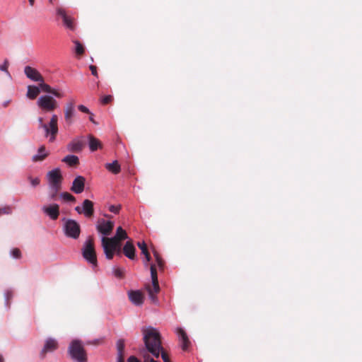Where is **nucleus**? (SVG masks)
Wrapping results in <instances>:
<instances>
[{
    "instance_id": "nucleus-32",
    "label": "nucleus",
    "mask_w": 362,
    "mask_h": 362,
    "mask_svg": "<svg viewBox=\"0 0 362 362\" xmlns=\"http://www.w3.org/2000/svg\"><path fill=\"white\" fill-rule=\"evenodd\" d=\"M153 255L155 257V259H156V261L157 262L158 267L160 269H163V266H164L163 260L162 259V258L160 257V255H158V253L156 251H153Z\"/></svg>"
},
{
    "instance_id": "nucleus-21",
    "label": "nucleus",
    "mask_w": 362,
    "mask_h": 362,
    "mask_svg": "<svg viewBox=\"0 0 362 362\" xmlns=\"http://www.w3.org/2000/svg\"><path fill=\"white\" fill-rule=\"evenodd\" d=\"M40 89L47 93H50L56 96L57 98H62L63 95L56 89L52 88L49 85L45 83L44 80L40 81L39 83Z\"/></svg>"
},
{
    "instance_id": "nucleus-38",
    "label": "nucleus",
    "mask_w": 362,
    "mask_h": 362,
    "mask_svg": "<svg viewBox=\"0 0 362 362\" xmlns=\"http://www.w3.org/2000/svg\"><path fill=\"white\" fill-rule=\"evenodd\" d=\"M11 255L15 258H20L21 257V252L18 248H14L11 250Z\"/></svg>"
},
{
    "instance_id": "nucleus-16",
    "label": "nucleus",
    "mask_w": 362,
    "mask_h": 362,
    "mask_svg": "<svg viewBox=\"0 0 362 362\" xmlns=\"http://www.w3.org/2000/svg\"><path fill=\"white\" fill-rule=\"evenodd\" d=\"M42 211L52 220H57L59 215V206L57 204L43 206Z\"/></svg>"
},
{
    "instance_id": "nucleus-42",
    "label": "nucleus",
    "mask_w": 362,
    "mask_h": 362,
    "mask_svg": "<svg viewBox=\"0 0 362 362\" xmlns=\"http://www.w3.org/2000/svg\"><path fill=\"white\" fill-rule=\"evenodd\" d=\"M78 110H80L82 112L90 114V112L89 111L88 108L83 105H80L78 106Z\"/></svg>"
},
{
    "instance_id": "nucleus-51",
    "label": "nucleus",
    "mask_w": 362,
    "mask_h": 362,
    "mask_svg": "<svg viewBox=\"0 0 362 362\" xmlns=\"http://www.w3.org/2000/svg\"><path fill=\"white\" fill-rule=\"evenodd\" d=\"M30 6H33L35 3V0H28Z\"/></svg>"
},
{
    "instance_id": "nucleus-15",
    "label": "nucleus",
    "mask_w": 362,
    "mask_h": 362,
    "mask_svg": "<svg viewBox=\"0 0 362 362\" xmlns=\"http://www.w3.org/2000/svg\"><path fill=\"white\" fill-rule=\"evenodd\" d=\"M86 179L81 175L77 176L73 181L71 190L76 194H81L84 190Z\"/></svg>"
},
{
    "instance_id": "nucleus-36",
    "label": "nucleus",
    "mask_w": 362,
    "mask_h": 362,
    "mask_svg": "<svg viewBox=\"0 0 362 362\" xmlns=\"http://www.w3.org/2000/svg\"><path fill=\"white\" fill-rule=\"evenodd\" d=\"M114 274L116 277L122 279L124 277V271L119 268H117L114 270Z\"/></svg>"
},
{
    "instance_id": "nucleus-24",
    "label": "nucleus",
    "mask_w": 362,
    "mask_h": 362,
    "mask_svg": "<svg viewBox=\"0 0 362 362\" xmlns=\"http://www.w3.org/2000/svg\"><path fill=\"white\" fill-rule=\"evenodd\" d=\"M89 148L91 151H95L99 148H102L103 144L101 141L93 136L92 134L88 135Z\"/></svg>"
},
{
    "instance_id": "nucleus-28",
    "label": "nucleus",
    "mask_w": 362,
    "mask_h": 362,
    "mask_svg": "<svg viewBox=\"0 0 362 362\" xmlns=\"http://www.w3.org/2000/svg\"><path fill=\"white\" fill-rule=\"evenodd\" d=\"M73 42L75 45L74 52L76 54L78 57L83 56L85 52V47L78 40H73Z\"/></svg>"
},
{
    "instance_id": "nucleus-34",
    "label": "nucleus",
    "mask_w": 362,
    "mask_h": 362,
    "mask_svg": "<svg viewBox=\"0 0 362 362\" xmlns=\"http://www.w3.org/2000/svg\"><path fill=\"white\" fill-rule=\"evenodd\" d=\"M121 209V205H110L109 206V211L114 214H119Z\"/></svg>"
},
{
    "instance_id": "nucleus-26",
    "label": "nucleus",
    "mask_w": 362,
    "mask_h": 362,
    "mask_svg": "<svg viewBox=\"0 0 362 362\" xmlns=\"http://www.w3.org/2000/svg\"><path fill=\"white\" fill-rule=\"evenodd\" d=\"M62 161L70 166H75L79 163V159L76 156L68 155L62 159Z\"/></svg>"
},
{
    "instance_id": "nucleus-8",
    "label": "nucleus",
    "mask_w": 362,
    "mask_h": 362,
    "mask_svg": "<svg viewBox=\"0 0 362 362\" xmlns=\"http://www.w3.org/2000/svg\"><path fill=\"white\" fill-rule=\"evenodd\" d=\"M64 225V231L66 236L73 239H78L81 233L80 225L73 219H65Z\"/></svg>"
},
{
    "instance_id": "nucleus-48",
    "label": "nucleus",
    "mask_w": 362,
    "mask_h": 362,
    "mask_svg": "<svg viewBox=\"0 0 362 362\" xmlns=\"http://www.w3.org/2000/svg\"><path fill=\"white\" fill-rule=\"evenodd\" d=\"M115 253H116L119 256H121L122 250L120 246L117 248V250L115 251Z\"/></svg>"
},
{
    "instance_id": "nucleus-33",
    "label": "nucleus",
    "mask_w": 362,
    "mask_h": 362,
    "mask_svg": "<svg viewBox=\"0 0 362 362\" xmlns=\"http://www.w3.org/2000/svg\"><path fill=\"white\" fill-rule=\"evenodd\" d=\"M137 246L141 250V253L143 255L148 252V248H147V245H146V244L145 243L144 241H143V242H138L137 243Z\"/></svg>"
},
{
    "instance_id": "nucleus-7",
    "label": "nucleus",
    "mask_w": 362,
    "mask_h": 362,
    "mask_svg": "<svg viewBox=\"0 0 362 362\" xmlns=\"http://www.w3.org/2000/svg\"><path fill=\"white\" fill-rule=\"evenodd\" d=\"M46 127H43L45 136L49 138V142H54L59 132L58 129V116L52 115L49 122L45 124Z\"/></svg>"
},
{
    "instance_id": "nucleus-11",
    "label": "nucleus",
    "mask_w": 362,
    "mask_h": 362,
    "mask_svg": "<svg viewBox=\"0 0 362 362\" xmlns=\"http://www.w3.org/2000/svg\"><path fill=\"white\" fill-rule=\"evenodd\" d=\"M96 228L100 233L105 236H107L112 233L114 228V223L110 221L100 219L98 221Z\"/></svg>"
},
{
    "instance_id": "nucleus-40",
    "label": "nucleus",
    "mask_w": 362,
    "mask_h": 362,
    "mask_svg": "<svg viewBox=\"0 0 362 362\" xmlns=\"http://www.w3.org/2000/svg\"><path fill=\"white\" fill-rule=\"evenodd\" d=\"M11 213V209L9 206H4L0 208V216L2 214H9Z\"/></svg>"
},
{
    "instance_id": "nucleus-39",
    "label": "nucleus",
    "mask_w": 362,
    "mask_h": 362,
    "mask_svg": "<svg viewBox=\"0 0 362 362\" xmlns=\"http://www.w3.org/2000/svg\"><path fill=\"white\" fill-rule=\"evenodd\" d=\"M160 355H161V358L164 362H170V358L168 354L163 351V348L162 349V351H160Z\"/></svg>"
},
{
    "instance_id": "nucleus-13",
    "label": "nucleus",
    "mask_w": 362,
    "mask_h": 362,
    "mask_svg": "<svg viewBox=\"0 0 362 362\" xmlns=\"http://www.w3.org/2000/svg\"><path fill=\"white\" fill-rule=\"evenodd\" d=\"M75 112V103L74 101H70L66 103L64 108V119L66 124L70 126L73 122V117Z\"/></svg>"
},
{
    "instance_id": "nucleus-2",
    "label": "nucleus",
    "mask_w": 362,
    "mask_h": 362,
    "mask_svg": "<svg viewBox=\"0 0 362 362\" xmlns=\"http://www.w3.org/2000/svg\"><path fill=\"white\" fill-rule=\"evenodd\" d=\"M128 238L127 234L121 226L118 227L116 234L113 238H109L103 237L102 238V245L105 254V257L108 259H112L114 257L115 251L119 247L120 241Z\"/></svg>"
},
{
    "instance_id": "nucleus-1",
    "label": "nucleus",
    "mask_w": 362,
    "mask_h": 362,
    "mask_svg": "<svg viewBox=\"0 0 362 362\" xmlns=\"http://www.w3.org/2000/svg\"><path fill=\"white\" fill-rule=\"evenodd\" d=\"M141 332L145 348L141 351V356L144 362H160L155 360L159 358L163 349L159 332L152 327H144Z\"/></svg>"
},
{
    "instance_id": "nucleus-19",
    "label": "nucleus",
    "mask_w": 362,
    "mask_h": 362,
    "mask_svg": "<svg viewBox=\"0 0 362 362\" xmlns=\"http://www.w3.org/2000/svg\"><path fill=\"white\" fill-rule=\"evenodd\" d=\"M84 147V143L79 139L72 140L67 146V148L69 151L74 153L81 152Z\"/></svg>"
},
{
    "instance_id": "nucleus-3",
    "label": "nucleus",
    "mask_w": 362,
    "mask_h": 362,
    "mask_svg": "<svg viewBox=\"0 0 362 362\" xmlns=\"http://www.w3.org/2000/svg\"><path fill=\"white\" fill-rule=\"evenodd\" d=\"M67 352L71 358L76 362H87V354L81 340H72L68 347Z\"/></svg>"
},
{
    "instance_id": "nucleus-14",
    "label": "nucleus",
    "mask_w": 362,
    "mask_h": 362,
    "mask_svg": "<svg viewBox=\"0 0 362 362\" xmlns=\"http://www.w3.org/2000/svg\"><path fill=\"white\" fill-rule=\"evenodd\" d=\"M24 73L28 78L33 81L40 82L43 81L44 78L41 74L37 69L30 66H26L25 67Z\"/></svg>"
},
{
    "instance_id": "nucleus-9",
    "label": "nucleus",
    "mask_w": 362,
    "mask_h": 362,
    "mask_svg": "<svg viewBox=\"0 0 362 362\" xmlns=\"http://www.w3.org/2000/svg\"><path fill=\"white\" fill-rule=\"evenodd\" d=\"M57 15L62 18L63 24L67 29L71 31L75 30L76 25L74 18L68 15L63 8L59 7L57 8Z\"/></svg>"
},
{
    "instance_id": "nucleus-18",
    "label": "nucleus",
    "mask_w": 362,
    "mask_h": 362,
    "mask_svg": "<svg viewBox=\"0 0 362 362\" xmlns=\"http://www.w3.org/2000/svg\"><path fill=\"white\" fill-rule=\"evenodd\" d=\"M177 334H178V336L180 337V340L182 344V350L187 351L190 345V341L187 335V333L185 332V331L183 329L177 328Z\"/></svg>"
},
{
    "instance_id": "nucleus-45",
    "label": "nucleus",
    "mask_w": 362,
    "mask_h": 362,
    "mask_svg": "<svg viewBox=\"0 0 362 362\" xmlns=\"http://www.w3.org/2000/svg\"><path fill=\"white\" fill-rule=\"evenodd\" d=\"M37 121H38V123H39V128L43 129V127H45V124L46 123H44L42 117H39L37 119Z\"/></svg>"
},
{
    "instance_id": "nucleus-6",
    "label": "nucleus",
    "mask_w": 362,
    "mask_h": 362,
    "mask_svg": "<svg viewBox=\"0 0 362 362\" xmlns=\"http://www.w3.org/2000/svg\"><path fill=\"white\" fill-rule=\"evenodd\" d=\"M37 105L42 111L47 112H52L59 107L57 101L48 95L40 96L37 99Z\"/></svg>"
},
{
    "instance_id": "nucleus-44",
    "label": "nucleus",
    "mask_w": 362,
    "mask_h": 362,
    "mask_svg": "<svg viewBox=\"0 0 362 362\" xmlns=\"http://www.w3.org/2000/svg\"><path fill=\"white\" fill-rule=\"evenodd\" d=\"M142 358V361H140L137 358H136L135 356H130L129 358H128V362H144V358Z\"/></svg>"
},
{
    "instance_id": "nucleus-35",
    "label": "nucleus",
    "mask_w": 362,
    "mask_h": 362,
    "mask_svg": "<svg viewBox=\"0 0 362 362\" xmlns=\"http://www.w3.org/2000/svg\"><path fill=\"white\" fill-rule=\"evenodd\" d=\"M112 100V96L110 95H105L100 99V102L103 105H107Z\"/></svg>"
},
{
    "instance_id": "nucleus-52",
    "label": "nucleus",
    "mask_w": 362,
    "mask_h": 362,
    "mask_svg": "<svg viewBox=\"0 0 362 362\" xmlns=\"http://www.w3.org/2000/svg\"><path fill=\"white\" fill-rule=\"evenodd\" d=\"M0 362H4V358L2 356L0 355Z\"/></svg>"
},
{
    "instance_id": "nucleus-27",
    "label": "nucleus",
    "mask_w": 362,
    "mask_h": 362,
    "mask_svg": "<svg viewBox=\"0 0 362 362\" xmlns=\"http://www.w3.org/2000/svg\"><path fill=\"white\" fill-rule=\"evenodd\" d=\"M105 168L114 174H118L120 172V165L117 160H115L111 163H106Z\"/></svg>"
},
{
    "instance_id": "nucleus-30",
    "label": "nucleus",
    "mask_w": 362,
    "mask_h": 362,
    "mask_svg": "<svg viewBox=\"0 0 362 362\" xmlns=\"http://www.w3.org/2000/svg\"><path fill=\"white\" fill-rule=\"evenodd\" d=\"M60 197L66 202H76V198L69 192H62L61 193Z\"/></svg>"
},
{
    "instance_id": "nucleus-46",
    "label": "nucleus",
    "mask_w": 362,
    "mask_h": 362,
    "mask_svg": "<svg viewBox=\"0 0 362 362\" xmlns=\"http://www.w3.org/2000/svg\"><path fill=\"white\" fill-rule=\"evenodd\" d=\"M144 256H145L146 262H150L151 261V255H150L149 252L146 253V254H144Z\"/></svg>"
},
{
    "instance_id": "nucleus-25",
    "label": "nucleus",
    "mask_w": 362,
    "mask_h": 362,
    "mask_svg": "<svg viewBox=\"0 0 362 362\" xmlns=\"http://www.w3.org/2000/svg\"><path fill=\"white\" fill-rule=\"evenodd\" d=\"M40 89L39 86H28L27 91V97L30 100H34L40 94Z\"/></svg>"
},
{
    "instance_id": "nucleus-49",
    "label": "nucleus",
    "mask_w": 362,
    "mask_h": 362,
    "mask_svg": "<svg viewBox=\"0 0 362 362\" xmlns=\"http://www.w3.org/2000/svg\"><path fill=\"white\" fill-rule=\"evenodd\" d=\"M75 210L78 213V214H82L83 213V209L80 207V206H76L75 208Z\"/></svg>"
},
{
    "instance_id": "nucleus-12",
    "label": "nucleus",
    "mask_w": 362,
    "mask_h": 362,
    "mask_svg": "<svg viewBox=\"0 0 362 362\" xmlns=\"http://www.w3.org/2000/svg\"><path fill=\"white\" fill-rule=\"evenodd\" d=\"M59 347L58 341L53 338H48L40 352V355L42 358L45 356L47 353L53 352L57 350Z\"/></svg>"
},
{
    "instance_id": "nucleus-20",
    "label": "nucleus",
    "mask_w": 362,
    "mask_h": 362,
    "mask_svg": "<svg viewBox=\"0 0 362 362\" xmlns=\"http://www.w3.org/2000/svg\"><path fill=\"white\" fill-rule=\"evenodd\" d=\"M129 300L136 305H140L144 302V296L139 291H132L129 293Z\"/></svg>"
},
{
    "instance_id": "nucleus-37",
    "label": "nucleus",
    "mask_w": 362,
    "mask_h": 362,
    "mask_svg": "<svg viewBox=\"0 0 362 362\" xmlns=\"http://www.w3.org/2000/svg\"><path fill=\"white\" fill-rule=\"evenodd\" d=\"M8 65H9V63H8V59H5L4 64L0 65V70L8 74Z\"/></svg>"
},
{
    "instance_id": "nucleus-29",
    "label": "nucleus",
    "mask_w": 362,
    "mask_h": 362,
    "mask_svg": "<svg viewBox=\"0 0 362 362\" xmlns=\"http://www.w3.org/2000/svg\"><path fill=\"white\" fill-rule=\"evenodd\" d=\"M117 358H124V339H119L117 342Z\"/></svg>"
},
{
    "instance_id": "nucleus-47",
    "label": "nucleus",
    "mask_w": 362,
    "mask_h": 362,
    "mask_svg": "<svg viewBox=\"0 0 362 362\" xmlns=\"http://www.w3.org/2000/svg\"><path fill=\"white\" fill-rule=\"evenodd\" d=\"M89 115H90V117H89V119H90V121L91 122H93V124H97V122H96L94 120V119H93V113H91V112H90V114H89Z\"/></svg>"
},
{
    "instance_id": "nucleus-43",
    "label": "nucleus",
    "mask_w": 362,
    "mask_h": 362,
    "mask_svg": "<svg viewBox=\"0 0 362 362\" xmlns=\"http://www.w3.org/2000/svg\"><path fill=\"white\" fill-rule=\"evenodd\" d=\"M90 70L93 76L98 77L97 67L94 65H90L89 66Z\"/></svg>"
},
{
    "instance_id": "nucleus-5",
    "label": "nucleus",
    "mask_w": 362,
    "mask_h": 362,
    "mask_svg": "<svg viewBox=\"0 0 362 362\" xmlns=\"http://www.w3.org/2000/svg\"><path fill=\"white\" fill-rule=\"evenodd\" d=\"M82 255L83 258L93 267L97 266V257L94 247V241L91 237H89L86 240L82 248Z\"/></svg>"
},
{
    "instance_id": "nucleus-22",
    "label": "nucleus",
    "mask_w": 362,
    "mask_h": 362,
    "mask_svg": "<svg viewBox=\"0 0 362 362\" xmlns=\"http://www.w3.org/2000/svg\"><path fill=\"white\" fill-rule=\"evenodd\" d=\"M83 213L86 217H91L94 214L93 202L89 199H85L83 202Z\"/></svg>"
},
{
    "instance_id": "nucleus-10",
    "label": "nucleus",
    "mask_w": 362,
    "mask_h": 362,
    "mask_svg": "<svg viewBox=\"0 0 362 362\" xmlns=\"http://www.w3.org/2000/svg\"><path fill=\"white\" fill-rule=\"evenodd\" d=\"M49 187H62V175L59 168H55L47 173Z\"/></svg>"
},
{
    "instance_id": "nucleus-4",
    "label": "nucleus",
    "mask_w": 362,
    "mask_h": 362,
    "mask_svg": "<svg viewBox=\"0 0 362 362\" xmlns=\"http://www.w3.org/2000/svg\"><path fill=\"white\" fill-rule=\"evenodd\" d=\"M151 276L152 279V285H146V289L148 291L149 298L153 303H158L157 293L160 291V286L158 284V274L156 266L151 264Z\"/></svg>"
},
{
    "instance_id": "nucleus-50",
    "label": "nucleus",
    "mask_w": 362,
    "mask_h": 362,
    "mask_svg": "<svg viewBox=\"0 0 362 362\" xmlns=\"http://www.w3.org/2000/svg\"><path fill=\"white\" fill-rule=\"evenodd\" d=\"M117 362H124V358H117Z\"/></svg>"
},
{
    "instance_id": "nucleus-17",
    "label": "nucleus",
    "mask_w": 362,
    "mask_h": 362,
    "mask_svg": "<svg viewBox=\"0 0 362 362\" xmlns=\"http://www.w3.org/2000/svg\"><path fill=\"white\" fill-rule=\"evenodd\" d=\"M135 252L136 249L132 240L127 241L122 248L124 255L130 259H135Z\"/></svg>"
},
{
    "instance_id": "nucleus-23",
    "label": "nucleus",
    "mask_w": 362,
    "mask_h": 362,
    "mask_svg": "<svg viewBox=\"0 0 362 362\" xmlns=\"http://www.w3.org/2000/svg\"><path fill=\"white\" fill-rule=\"evenodd\" d=\"M48 155L49 153L46 151L45 146L42 145L38 148L37 154L33 156L32 160L33 162L42 161Z\"/></svg>"
},
{
    "instance_id": "nucleus-41",
    "label": "nucleus",
    "mask_w": 362,
    "mask_h": 362,
    "mask_svg": "<svg viewBox=\"0 0 362 362\" xmlns=\"http://www.w3.org/2000/svg\"><path fill=\"white\" fill-rule=\"evenodd\" d=\"M29 180L30 181L31 185L33 187L37 186L40 182V180L38 177H35V178L29 177Z\"/></svg>"
},
{
    "instance_id": "nucleus-31",
    "label": "nucleus",
    "mask_w": 362,
    "mask_h": 362,
    "mask_svg": "<svg viewBox=\"0 0 362 362\" xmlns=\"http://www.w3.org/2000/svg\"><path fill=\"white\" fill-rule=\"evenodd\" d=\"M62 187H49V196L51 200H56L57 193L61 189Z\"/></svg>"
}]
</instances>
